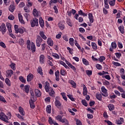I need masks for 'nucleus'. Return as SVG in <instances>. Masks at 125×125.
Wrapping results in <instances>:
<instances>
[{
  "label": "nucleus",
  "mask_w": 125,
  "mask_h": 125,
  "mask_svg": "<svg viewBox=\"0 0 125 125\" xmlns=\"http://www.w3.org/2000/svg\"><path fill=\"white\" fill-rule=\"evenodd\" d=\"M68 66L71 68V69H72L74 72H75V73H76L77 72V68H76L75 67V66L74 65H73V64H72V63L68 62V63H67Z\"/></svg>",
  "instance_id": "nucleus-21"
},
{
  "label": "nucleus",
  "mask_w": 125,
  "mask_h": 125,
  "mask_svg": "<svg viewBox=\"0 0 125 125\" xmlns=\"http://www.w3.org/2000/svg\"><path fill=\"white\" fill-rule=\"evenodd\" d=\"M88 19L90 23H93V22H94V19H93V15H92V13H89L88 14Z\"/></svg>",
  "instance_id": "nucleus-11"
},
{
  "label": "nucleus",
  "mask_w": 125,
  "mask_h": 125,
  "mask_svg": "<svg viewBox=\"0 0 125 125\" xmlns=\"http://www.w3.org/2000/svg\"><path fill=\"white\" fill-rule=\"evenodd\" d=\"M35 95L37 96V97H41L42 96V92L41 91L38 89H36L35 90Z\"/></svg>",
  "instance_id": "nucleus-20"
},
{
  "label": "nucleus",
  "mask_w": 125,
  "mask_h": 125,
  "mask_svg": "<svg viewBox=\"0 0 125 125\" xmlns=\"http://www.w3.org/2000/svg\"><path fill=\"white\" fill-rule=\"evenodd\" d=\"M79 32H80V33H82V34H83V33L85 32V30L84 29L83 27L79 28Z\"/></svg>",
  "instance_id": "nucleus-60"
},
{
  "label": "nucleus",
  "mask_w": 125,
  "mask_h": 125,
  "mask_svg": "<svg viewBox=\"0 0 125 125\" xmlns=\"http://www.w3.org/2000/svg\"><path fill=\"white\" fill-rule=\"evenodd\" d=\"M103 78H105L107 81H110V80H111V77H110V75H104L103 76Z\"/></svg>",
  "instance_id": "nucleus-49"
},
{
  "label": "nucleus",
  "mask_w": 125,
  "mask_h": 125,
  "mask_svg": "<svg viewBox=\"0 0 125 125\" xmlns=\"http://www.w3.org/2000/svg\"><path fill=\"white\" fill-rule=\"evenodd\" d=\"M33 14L34 17H38L39 16V12H38L37 9L35 8L33 9Z\"/></svg>",
  "instance_id": "nucleus-31"
},
{
  "label": "nucleus",
  "mask_w": 125,
  "mask_h": 125,
  "mask_svg": "<svg viewBox=\"0 0 125 125\" xmlns=\"http://www.w3.org/2000/svg\"><path fill=\"white\" fill-rule=\"evenodd\" d=\"M117 45H118L119 48H120V49H121V48H123V43L121 42H118L117 43Z\"/></svg>",
  "instance_id": "nucleus-61"
},
{
  "label": "nucleus",
  "mask_w": 125,
  "mask_h": 125,
  "mask_svg": "<svg viewBox=\"0 0 125 125\" xmlns=\"http://www.w3.org/2000/svg\"><path fill=\"white\" fill-rule=\"evenodd\" d=\"M12 75H13V70H9L7 71V78H11V76H12Z\"/></svg>",
  "instance_id": "nucleus-18"
},
{
  "label": "nucleus",
  "mask_w": 125,
  "mask_h": 125,
  "mask_svg": "<svg viewBox=\"0 0 125 125\" xmlns=\"http://www.w3.org/2000/svg\"><path fill=\"white\" fill-rule=\"evenodd\" d=\"M82 61L83 62V64H84V65H86V66L88 65V61H87V60H86V59L83 58L82 59Z\"/></svg>",
  "instance_id": "nucleus-48"
},
{
  "label": "nucleus",
  "mask_w": 125,
  "mask_h": 125,
  "mask_svg": "<svg viewBox=\"0 0 125 125\" xmlns=\"http://www.w3.org/2000/svg\"><path fill=\"white\" fill-rule=\"evenodd\" d=\"M55 119L57 120V121H59V122H60L62 124H64V125H68L69 124L68 120H67L66 118H63V119L62 116L61 115H58L57 116H56Z\"/></svg>",
  "instance_id": "nucleus-1"
},
{
  "label": "nucleus",
  "mask_w": 125,
  "mask_h": 125,
  "mask_svg": "<svg viewBox=\"0 0 125 125\" xmlns=\"http://www.w3.org/2000/svg\"><path fill=\"white\" fill-rule=\"evenodd\" d=\"M44 60V55H41L40 56V60H39L41 64H43Z\"/></svg>",
  "instance_id": "nucleus-32"
},
{
  "label": "nucleus",
  "mask_w": 125,
  "mask_h": 125,
  "mask_svg": "<svg viewBox=\"0 0 125 125\" xmlns=\"http://www.w3.org/2000/svg\"><path fill=\"white\" fill-rule=\"evenodd\" d=\"M60 74L62 76L65 77V76H66V75H67V72H66V70H65L64 69H61Z\"/></svg>",
  "instance_id": "nucleus-37"
},
{
  "label": "nucleus",
  "mask_w": 125,
  "mask_h": 125,
  "mask_svg": "<svg viewBox=\"0 0 125 125\" xmlns=\"http://www.w3.org/2000/svg\"><path fill=\"white\" fill-rule=\"evenodd\" d=\"M39 24L41 28H43L44 27V21L42 17L39 18Z\"/></svg>",
  "instance_id": "nucleus-9"
},
{
  "label": "nucleus",
  "mask_w": 125,
  "mask_h": 125,
  "mask_svg": "<svg viewBox=\"0 0 125 125\" xmlns=\"http://www.w3.org/2000/svg\"><path fill=\"white\" fill-rule=\"evenodd\" d=\"M78 15H80L81 16H87V14L85 13H83V10H80L79 11H78Z\"/></svg>",
  "instance_id": "nucleus-34"
},
{
  "label": "nucleus",
  "mask_w": 125,
  "mask_h": 125,
  "mask_svg": "<svg viewBox=\"0 0 125 125\" xmlns=\"http://www.w3.org/2000/svg\"><path fill=\"white\" fill-rule=\"evenodd\" d=\"M109 3L111 6H114L116 3V0H110Z\"/></svg>",
  "instance_id": "nucleus-44"
},
{
  "label": "nucleus",
  "mask_w": 125,
  "mask_h": 125,
  "mask_svg": "<svg viewBox=\"0 0 125 125\" xmlns=\"http://www.w3.org/2000/svg\"><path fill=\"white\" fill-rule=\"evenodd\" d=\"M6 31L7 29L5 24H4V23H2L0 26V32H1L2 35H4V34L6 33Z\"/></svg>",
  "instance_id": "nucleus-5"
},
{
  "label": "nucleus",
  "mask_w": 125,
  "mask_h": 125,
  "mask_svg": "<svg viewBox=\"0 0 125 125\" xmlns=\"http://www.w3.org/2000/svg\"><path fill=\"white\" fill-rule=\"evenodd\" d=\"M101 90L103 92V93H102V95H103V96H105V97H107V96H108V93H107V89H106L105 87L102 86L101 87Z\"/></svg>",
  "instance_id": "nucleus-8"
},
{
  "label": "nucleus",
  "mask_w": 125,
  "mask_h": 125,
  "mask_svg": "<svg viewBox=\"0 0 125 125\" xmlns=\"http://www.w3.org/2000/svg\"><path fill=\"white\" fill-rule=\"evenodd\" d=\"M30 49L31 50L32 53H35V52H36V45H35L34 42H31Z\"/></svg>",
  "instance_id": "nucleus-10"
},
{
  "label": "nucleus",
  "mask_w": 125,
  "mask_h": 125,
  "mask_svg": "<svg viewBox=\"0 0 125 125\" xmlns=\"http://www.w3.org/2000/svg\"><path fill=\"white\" fill-rule=\"evenodd\" d=\"M61 95L62 96V98L64 99V100L67 101V97H66V94H65V93H61Z\"/></svg>",
  "instance_id": "nucleus-59"
},
{
  "label": "nucleus",
  "mask_w": 125,
  "mask_h": 125,
  "mask_svg": "<svg viewBox=\"0 0 125 125\" xmlns=\"http://www.w3.org/2000/svg\"><path fill=\"white\" fill-rule=\"evenodd\" d=\"M15 5L14 4H11L9 7V10L10 12H14V10H15Z\"/></svg>",
  "instance_id": "nucleus-22"
},
{
  "label": "nucleus",
  "mask_w": 125,
  "mask_h": 125,
  "mask_svg": "<svg viewBox=\"0 0 125 125\" xmlns=\"http://www.w3.org/2000/svg\"><path fill=\"white\" fill-rule=\"evenodd\" d=\"M10 67H11V69H12V70H16V68H15V64L14 63H11Z\"/></svg>",
  "instance_id": "nucleus-63"
},
{
  "label": "nucleus",
  "mask_w": 125,
  "mask_h": 125,
  "mask_svg": "<svg viewBox=\"0 0 125 125\" xmlns=\"http://www.w3.org/2000/svg\"><path fill=\"white\" fill-rule=\"evenodd\" d=\"M19 44L21 45V46H23L24 44V40L23 39H21L19 40Z\"/></svg>",
  "instance_id": "nucleus-51"
},
{
  "label": "nucleus",
  "mask_w": 125,
  "mask_h": 125,
  "mask_svg": "<svg viewBox=\"0 0 125 125\" xmlns=\"http://www.w3.org/2000/svg\"><path fill=\"white\" fill-rule=\"evenodd\" d=\"M6 27L7 28V30L9 33H12V29H11L12 25H11V24L10 23L7 22L6 23Z\"/></svg>",
  "instance_id": "nucleus-15"
},
{
  "label": "nucleus",
  "mask_w": 125,
  "mask_h": 125,
  "mask_svg": "<svg viewBox=\"0 0 125 125\" xmlns=\"http://www.w3.org/2000/svg\"><path fill=\"white\" fill-rule=\"evenodd\" d=\"M96 98L99 101H102V95H101V94L96 93Z\"/></svg>",
  "instance_id": "nucleus-28"
},
{
  "label": "nucleus",
  "mask_w": 125,
  "mask_h": 125,
  "mask_svg": "<svg viewBox=\"0 0 125 125\" xmlns=\"http://www.w3.org/2000/svg\"><path fill=\"white\" fill-rule=\"evenodd\" d=\"M86 74L87 76H91L92 75V70H86Z\"/></svg>",
  "instance_id": "nucleus-56"
},
{
  "label": "nucleus",
  "mask_w": 125,
  "mask_h": 125,
  "mask_svg": "<svg viewBox=\"0 0 125 125\" xmlns=\"http://www.w3.org/2000/svg\"><path fill=\"white\" fill-rule=\"evenodd\" d=\"M75 44L76 46H77L78 49H81V46L80 45V44H79V43H78V42L76 40H75Z\"/></svg>",
  "instance_id": "nucleus-62"
},
{
  "label": "nucleus",
  "mask_w": 125,
  "mask_h": 125,
  "mask_svg": "<svg viewBox=\"0 0 125 125\" xmlns=\"http://www.w3.org/2000/svg\"><path fill=\"white\" fill-rule=\"evenodd\" d=\"M5 83L8 85V86H11V82L8 78H6L5 80Z\"/></svg>",
  "instance_id": "nucleus-33"
},
{
  "label": "nucleus",
  "mask_w": 125,
  "mask_h": 125,
  "mask_svg": "<svg viewBox=\"0 0 125 125\" xmlns=\"http://www.w3.org/2000/svg\"><path fill=\"white\" fill-rule=\"evenodd\" d=\"M103 116L104 119H107L108 118L109 116H108V114H107V112L104 111L103 113Z\"/></svg>",
  "instance_id": "nucleus-64"
},
{
  "label": "nucleus",
  "mask_w": 125,
  "mask_h": 125,
  "mask_svg": "<svg viewBox=\"0 0 125 125\" xmlns=\"http://www.w3.org/2000/svg\"><path fill=\"white\" fill-rule=\"evenodd\" d=\"M29 105L31 109H35V104H34V101H29Z\"/></svg>",
  "instance_id": "nucleus-39"
},
{
  "label": "nucleus",
  "mask_w": 125,
  "mask_h": 125,
  "mask_svg": "<svg viewBox=\"0 0 125 125\" xmlns=\"http://www.w3.org/2000/svg\"><path fill=\"white\" fill-rule=\"evenodd\" d=\"M19 111L21 116H25V111H24V109L22 108V107L20 106L19 107Z\"/></svg>",
  "instance_id": "nucleus-23"
},
{
  "label": "nucleus",
  "mask_w": 125,
  "mask_h": 125,
  "mask_svg": "<svg viewBox=\"0 0 125 125\" xmlns=\"http://www.w3.org/2000/svg\"><path fill=\"white\" fill-rule=\"evenodd\" d=\"M82 104L83 106H85V107H87V102L85 100H83L82 101Z\"/></svg>",
  "instance_id": "nucleus-54"
},
{
  "label": "nucleus",
  "mask_w": 125,
  "mask_h": 125,
  "mask_svg": "<svg viewBox=\"0 0 125 125\" xmlns=\"http://www.w3.org/2000/svg\"><path fill=\"white\" fill-rule=\"evenodd\" d=\"M42 42H43L42 38L40 35H37L36 40V43L37 47H40V46L42 45Z\"/></svg>",
  "instance_id": "nucleus-2"
},
{
  "label": "nucleus",
  "mask_w": 125,
  "mask_h": 125,
  "mask_svg": "<svg viewBox=\"0 0 125 125\" xmlns=\"http://www.w3.org/2000/svg\"><path fill=\"white\" fill-rule=\"evenodd\" d=\"M0 120H1L3 122H5V123H6L7 124L9 123L7 116H6L4 113L2 112H1L0 113Z\"/></svg>",
  "instance_id": "nucleus-3"
},
{
  "label": "nucleus",
  "mask_w": 125,
  "mask_h": 125,
  "mask_svg": "<svg viewBox=\"0 0 125 125\" xmlns=\"http://www.w3.org/2000/svg\"><path fill=\"white\" fill-rule=\"evenodd\" d=\"M67 96L71 100V101H74L75 99L73 97V96H72L71 94L67 95Z\"/></svg>",
  "instance_id": "nucleus-57"
},
{
  "label": "nucleus",
  "mask_w": 125,
  "mask_h": 125,
  "mask_svg": "<svg viewBox=\"0 0 125 125\" xmlns=\"http://www.w3.org/2000/svg\"><path fill=\"white\" fill-rule=\"evenodd\" d=\"M38 73L40 74L41 76L43 75V73L42 72V69L41 66L38 67L37 69Z\"/></svg>",
  "instance_id": "nucleus-36"
},
{
  "label": "nucleus",
  "mask_w": 125,
  "mask_h": 125,
  "mask_svg": "<svg viewBox=\"0 0 125 125\" xmlns=\"http://www.w3.org/2000/svg\"><path fill=\"white\" fill-rule=\"evenodd\" d=\"M60 64H61V65H62V66H63V67L67 69H70V67H69L67 65V64H66V63L62 61H60Z\"/></svg>",
  "instance_id": "nucleus-27"
},
{
  "label": "nucleus",
  "mask_w": 125,
  "mask_h": 125,
  "mask_svg": "<svg viewBox=\"0 0 125 125\" xmlns=\"http://www.w3.org/2000/svg\"><path fill=\"white\" fill-rule=\"evenodd\" d=\"M105 59H106V58L104 57V56H101L99 58V61H100V62L102 63V62H103V61H104Z\"/></svg>",
  "instance_id": "nucleus-43"
},
{
  "label": "nucleus",
  "mask_w": 125,
  "mask_h": 125,
  "mask_svg": "<svg viewBox=\"0 0 125 125\" xmlns=\"http://www.w3.org/2000/svg\"><path fill=\"white\" fill-rule=\"evenodd\" d=\"M39 35L41 38H42L43 40H46V39H47V37H46V36H45L44 33L42 31L40 32Z\"/></svg>",
  "instance_id": "nucleus-17"
},
{
  "label": "nucleus",
  "mask_w": 125,
  "mask_h": 125,
  "mask_svg": "<svg viewBox=\"0 0 125 125\" xmlns=\"http://www.w3.org/2000/svg\"><path fill=\"white\" fill-rule=\"evenodd\" d=\"M87 94V88H86V86L83 84V95L85 96Z\"/></svg>",
  "instance_id": "nucleus-25"
},
{
  "label": "nucleus",
  "mask_w": 125,
  "mask_h": 125,
  "mask_svg": "<svg viewBox=\"0 0 125 125\" xmlns=\"http://www.w3.org/2000/svg\"><path fill=\"white\" fill-rule=\"evenodd\" d=\"M45 47H46V45L45 43H43V44H41V50L42 51H44V49H45Z\"/></svg>",
  "instance_id": "nucleus-45"
},
{
  "label": "nucleus",
  "mask_w": 125,
  "mask_h": 125,
  "mask_svg": "<svg viewBox=\"0 0 125 125\" xmlns=\"http://www.w3.org/2000/svg\"><path fill=\"white\" fill-rule=\"evenodd\" d=\"M49 91L50 92H48L49 93V95L51 96V97H55V92L53 90V88H50Z\"/></svg>",
  "instance_id": "nucleus-14"
},
{
  "label": "nucleus",
  "mask_w": 125,
  "mask_h": 125,
  "mask_svg": "<svg viewBox=\"0 0 125 125\" xmlns=\"http://www.w3.org/2000/svg\"><path fill=\"white\" fill-rule=\"evenodd\" d=\"M91 46L94 50H97V45L96 42H91Z\"/></svg>",
  "instance_id": "nucleus-35"
},
{
  "label": "nucleus",
  "mask_w": 125,
  "mask_h": 125,
  "mask_svg": "<svg viewBox=\"0 0 125 125\" xmlns=\"http://www.w3.org/2000/svg\"><path fill=\"white\" fill-rule=\"evenodd\" d=\"M68 83L72 85V87H74V88L76 87L77 84L74 81L70 80H69Z\"/></svg>",
  "instance_id": "nucleus-26"
},
{
  "label": "nucleus",
  "mask_w": 125,
  "mask_h": 125,
  "mask_svg": "<svg viewBox=\"0 0 125 125\" xmlns=\"http://www.w3.org/2000/svg\"><path fill=\"white\" fill-rule=\"evenodd\" d=\"M55 105L56 107L58 108L59 107H61V103L59 101V97H56L55 98Z\"/></svg>",
  "instance_id": "nucleus-7"
},
{
  "label": "nucleus",
  "mask_w": 125,
  "mask_h": 125,
  "mask_svg": "<svg viewBox=\"0 0 125 125\" xmlns=\"http://www.w3.org/2000/svg\"><path fill=\"white\" fill-rule=\"evenodd\" d=\"M124 118L120 117L119 119L116 121V124L117 125H122V123H124Z\"/></svg>",
  "instance_id": "nucleus-30"
},
{
  "label": "nucleus",
  "mask_w": 125,
  "mask_h": 125,
  "mask_svg": "<svg viewBox=\"0 0 125 125\" xmlns=\"http://www.w3.org/2000/svg\"><path fill=\"white\" fill-rule=\"evenodd\" d=\"M19 79L21 83H26V79H25L23 76H20Z\"/></svg>",
  "instance_id": "nucleus-38"
},
{
  "label": "nucleus",
  "mask_w": 125,
  "mask_h": 125,
  "mask_svg": "<svg viewBox=\"0 0 125 125\" xmlns=\"http://www.w3.org/2000/svg\"><path fill=\"white\" fill-rule=\"evenodd\" d=\"M52 57H54L56 59H60V57H59V55L55 53H53L52 54Z\"/></svg>",
  "instance_id": "nucleus-42"
},
{
  "label": "nucleus",
  "mask_w": 125,
  "mask_h": 125,
  "mask_svg": "<svg viewBox=\"0 0 125 125\" xmlns=\"http://www.w3.org/2000/svg\"><path fill=\"white\" fill-rule=\"evenodd\" d=\"M107 107H108L109 111H113V110H114V109H115V107L114 106V105L113 104H108Z\"/></svg>",
  "instance_id": "nucleus-40"
},
{
  "label": "nucleus",
  "mask_w": 125,
  "mask_h": 125,
  "mask_svg": "<svg viewBox=\"0 0 125 125\" xmlns=\"http://www.w3.org/2000/svg\"><path fill=\"white\" fill-rule=\"evenodd\" d=\"M30 23L32 28H34L35 26L38 27L39 26V20L37 18H34L33 20L31 21Z\"/></svg>",
  "instance_id": "nucleus-4"
},
{
  "label": "nucleus",
  "mask_w": 125,
  "mask_h": 125,
  "mask_svg": "<svg viewBox=\"0 0 125 125\" xmlns=\"http://www.w3.org/2000/svg\"><path fill=\"white\" fill-rule=\"evenodd\" d=\"M111 46L114 49L117 48V43H116V42H112L111 43Z\"/></svg>",
  "instance_id": "nucleus-53"
},
{
  "label": "nucleus",
  "mask_w": 125,
  "mask_h": 125,
  "mask_svg": "<svg viewBox=\"0 0 125 125\" xmlns=\"http://www.w3.org/2000/svg\"><path fill=\"white\" fill-rule=\"evenodd\" d=\"M0 101H1V102H3V103H6V100H5L4 97H3V96H1L0 95Z\"/></svg>",
  "instance_id": "nucleus-47"
},
{
  "label": "nucleus",
  "mask_w": 125,
  "mask_h": 125,
  "mask_svg": "<svg viewBox=\"0 0 125 125\" xmlns=\"http://www.w3.org/2000/svg\"><path fill=\"white\" fill-rule=\"evenodd\" d=\"M18 17H19V20L21 24H25V21H24V20H23V16H22V14H18Z\"/></svg>",
  "instance_id": "nucleus-13"
},
{
  "label": "nucleus",
  "mask_w": 125,
  "mask_h": 125,
  "mask_svg": "<svg viewBox=\"0 0 125 125\" xmlns=\"http://www.w3.org/2000/svg\"><path fill=\"white\" fill-rule=\"evenodd\" d=\"M118 29L121 34H125V26H124V25L119 26Z\"/></svg>",
  "instance_id": "nucleus-19"
},
{
  "label": "nucleus",
  "mask_w": 125,
  "mask_h": 125,
  "mask_svg": "<svg viewBox=\"0 0 125 125\" xmlns=\"http://www.w3.org/2000/svg\"><path fill=\"white\" fill-rule=\"evenodd\" d=\"M31 101H33V102L37 101V96H36V95L33 94V95L31 97Z\"/></svg>",
  "instance_id": "nucleus-41"
},
{
  "label": "nucleus",
  "mask_w": 125,
  "mask_h": 125,
  "mask_svg": "<svg viewBox=\"0 0 125 125\" xmlns=\"http://www.w3.org/2000/svg\"><path fill=\"white\" fill-rule=\"evenodd\" d=\"M96 68H97L98 70H102V65L99 63H97L96 65Z\"/></svg>",
  "instance_id": "nucleus-50"
},
{
  "label": "nucleus",
  "mask_w": 125,
  "mask_h": 125,
  "mask_svg": "<svg viewBox=\"0 0 125 125\" xmlns=\"http://www.w3.org/2000/svg\"><path fill=\"white\" fill-rule=\"evenodd\" d=\"M24 89L23 90L26 93H29V91H30V85H25L24 87Z\"/></svg>",
  "instance_id": "nucleus-24"
},
{
  "label": "nucleus",
  "mask_w": 125,
  "mask_h": 125,
  "mask_svg": "<svg viewBox=\"0 0 125 125\" xmlns=\"http://www.w3.org/2000/svg\"><path fill=\"white\" fill-rule=\"evenodd\" d=\"M58 26L61 30H64L65 28V25L62 23H59Z\"/></svg>",
  "instance_id": "nucleus-52"
},
{
  "label": "nucleus",
  "mask_w": 125,
  "mask_h": 125,
  "mask_svg": "<svg viewBox=\"0 0 125 125\" xmlns=\"http://www.w3.org/2000/svg\"><path fill=\"white\" fill-rule=\"evenodd\" d=\"M66 23L67 25H68V26H69L70 27H73V23L71 22V20L70 19L67 20Z\"/></svg>",
  "instance_id": "nucleus-46"
},
{
  "label": "nucleus",
  "mask_w": 125,
  "mask_h": 125,
  "mask_svg": "<svg viewBox=\"0 0 125 125\" xmlns=\"http://www.w3.org/2000/svg\"><path fill=\"white\" fill-rule=\"evenodd\" d=\"M50 88H52L50 87V84L48 82H45V85L44 86V89L46 91V92H49V91L50 90Z\"/></svg>",
  "instance_id": "nucleus-6"
},
{
  "label": "nucleus",
  "mask_w": 125,
  "mask_h": 125,
  "mask_svg": "<svg viewBox=\"0 0 125 125\" xmlns=\"http://www.w3.org/2000/svg\"><path fill=\"white\" fill-rule=\"evenodd\" d=\"M33 79H34V75L30 73L29 75H27V81L29 83L31 82Z\"/></svg>",
  "instance_id": "nucleus-12"
},
{
  "label": "nucleus",
  "mask_w": 125,
  "mask_h": 125,
  "mask_svg": "<svg viewBox=\"0 0 125 125\" xmlns=\"http://www.w3.org/2000/svg\"><path fill=\"white\" fill-rule=\"evenodd\" d=\"M46 111L47 113H48V114H50V113H51V105H48L46 106Z\"/></svg>",
  "instance_id": "nucleus-29"
},
{
  "label": "nucleus",
  "mask_w": 125,
  "mask_h": 125,
  "mask_svg": "<svg viewBox=\"0 0 125 125\" xmlns=\"http://www.w3.org/2000/svg\"><path fill=\"white\" fill-rule=\"evenodd\" d=\"M48 122L50 125H53V123H54V120H53L51 117H49L48 119Z\"/></svg>",
  "instance_id": "nucleus-55"
},
{
  "label": "nucleus",
  "mask_w": 125,
  "mask_h": 125,
  "mask_svg": "<svg viewBox=\"0 0 125 125\" xmlns=\"http://www.w3.org/2000/svg\"><path fill=\"white\" fill-rule=\"evenodd\" d=\"M47 43L50 46H53V41L50 38H48L47 40Z\"/></svg>",
  "instance_id": "nucleus-16"
},
{
  "label": "nucleus",
  "mask_w": 125,
  "mask_h": 125,
  "mask_svg": "<svg viewBox=\"0 0 125 125\" xmlns=\"http://www.w3.org/2000/svg\"><path fill=\"white\" fill-rule=\"evenodd\" d=\"M103 84H104V85H110V82L106 80H104V82H103Z\"/></svg>",
  "instance_id": "nucleus-58"
}]
</instances>
